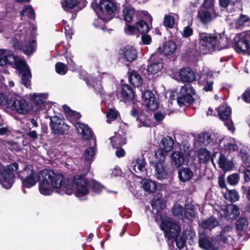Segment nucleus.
I'll return each instance as SVG.
<instances>
[{"label":"nucleus","instance_id":"1","mask_svg":"<svg viewBox=\"0 0 250 250\" xmlns=\"http://www.w3.org/2000/svg\"><path fill=\"white\" fill-rule=\"evenodd\" d=\"M18 174L24 188H30L39 181V190L42 195H51L55 188H61L67 194L72 192L70 187L62 184L63 176L56 174L53 171L44 169L38 173L32 166L26 165L18 172Z\"/></svg>","mask_w":250,"mask_h":250},{"label":"nucleus","instance_id":"2","mask_svg":"<svg viewBox=\"0 0 250 250\" xmlns=\"http://www.w3.org/2000/svg\"><path fill=\"white\" fill-rule=\"evenodd\" d=\"M153 210H156L155 221L160 224L165 236L168 239H175L180 234V227L167 215L161 211L165 208V202L162 198L156 200L152 203Z\"/></svg>","mask_w":250,"mask_h":250},{"label":"nucleus","instance_id":"3","mask_svg":"<svg viewBox=\"0 0 250 250\" xmlns=\"http://www.w3.org/2000/svg\"><path fill=\"white\" fill-rule=\"evenodd\" d=\"M199 42L200 51L204 54L227 48L229 45L228 39L224 33H200Z\"/></svg>","mask_w":250,"mask_h":250},{"label":"nucleus","instance_id":"4","mask_svg":"<svg viewBox=\"0 0 250 250\" xmlns=\"http://www.w3.org/2000/svg\"><path fill=\"white\" fill-rule=\"evenodd\" d=\"M7 64L15 66L19 71L22 83L27 88H30L31 74L25 60L16 57L7 50L0 49V66H5Z\"/></svg>","mask_w":250,"mask_h":250},{"label":"nucleus","instance_id":"5","mask_svg":"<svg viewBox=\"0 0 250 250\" xmlns=\"http://www.w3.org/2000/svg\"><path fill=\"white\" fill-rule=\"evenodd\" d=\"M62 184L63 185L64 184L67 187H70L72 192L70 194H67L61 188H55V189L58 190L57 191L60 194L65 193L67 195H71L74 192L76 196L80 197L86 195L89 192V183H88L84 178L81 175L76 176L74 178L72 184L70 183L69 180L65 179L63 177Z\"/></svg>","mask_w":250,"mask_h":250},{"label":"nucleus","instance_id":"6","mask_svg":"<svg viewBox=\"0 0 250 250\" xmlns=\"http://www.w3.org/2000/svg\"><path fill=\"white\" fill-rule=\"evenodd\" d=\"M117 4L113 0H101L96 7L95 11L98 18L95 20L94 24L98 25L97 22L101 21V24L108 21L117 9Z\"/></svg>","mask_w":250,"mask_h":250},{"label":"nucleus","instance_id":"7","mask_svg":"<svg viewBox=\"0 0 250 250\" xmlns=\"http://www.w3.org/2000/svg\"><path fill=\"white\" fill-rule=\"evenodd\" d=\"M216 16L213 2L209 0H205L202 7L198 11L197 19L202 23L206 24L211 22Z\"/></svg>","mask_w":250,"mask_h":250},{"label":"nucleus","instance_id":"8","mask_svg":"<svg viewBox=\"0 0 250 250\" xmlns=\"http://www.w3.org/2000/svg\"><path fill=\"white\" fill-rule=\"evenodd\" d=\"M214 215H217L218 217H225L227 220H233L236 219L239 216L240 212L238 207L233 204H230L227 206L220 207L216 205L214 207Z\"/></svg>","mask_w":250,"mask_h":250},{"label":"nucleus","instance_id":"9","mask_svg":"<svg viewBox=\"0 0 250 250\" xmlns=\"http://www.w3.org/2000/svg\"><path fill=\"white\" fill-rule=\"evenodd\" d=\"M5 104L1 105L6 106L10 108L12 110H15L21 114H26L28 113L31 109L30 105L24 99H18L15 98H11L9 101L5 96Z\"/></svg>","mask_w":250,"mask_h":250},{"label":"nucleus","instance_id":"10","mask_svg":"<svg viewBox=\"0 0 250 250\" xmlns=\"http://www.w3.org/2000/svg\"><path fill=\"white\" fill-rule=\"evenodd\" d=\"M154 161L150 162V164L155 169L154 176L160 180H163L167 178L169 174V169L167 165L165 162V157H155Z\"/></svg>","mask_w":250,"mask_h":250},{"label":"nucleus","instance_id":"11","mask_svg":"<svg viewBox=\"0 0 250 250\" xmlns=\"http://www.w3.org/2000/svg\"><path fill=\"white\" fill-rule=\"evenodd\" d=\"M195 93V90L191 85L186 84L180 88L177 97L178 104L180 106L192 104L194 101L193 96Z\"/></svg>","mask_w":250,"mask_h":250},{"label":"nucleus","instance_id":"12","mask_svg":"<svg viewBox=\"0 0 250 250\" xmlns=\"http://www.w3.org/2000/svg\"><path fill=\"white\" fill-rule=\"evenodd\" d=\"M231 109L228 107L226 104H224L218 107V113L220 118L225 121V125L228 129L233 133L235 127L232 121L229 119L231 114Z\"/></svg>","mask_w":250,"mask_h":250},{"label":"nucleus","instance_id":"13","mask_svg":"<svg viewBox=\"0 0 250 250\" xmlns=\"http://www.w3.org/2000/svg\"><path fill=\"white\" fill-rule=\"evenodd\" d=\"M50 125L54 133L56 134H64L68 133L69 126L56 116L50 117Z\"/></svg>","mask_w":250,"mask_h":250},{"label":"nucleus","instance_id":"14","mask_svg":"<svg viewBox=\"0 0 250 250\" xmlns=\"http://www.w3.org/2000/svg\"><path fill=\"white\" fill-rule=\"evenodd\" d=\"M173 145L174 142L171 137H167L163 138L159 145V149L156 153L155 156L165 157L172 149Z\"/></svg>","mask_w":250,"mask_h":250},{"label":"nucleus","instance_id":"15","mask_svg":"<svg viewBox=\"0 0 250 250\" xmlns=\"http://www.w3.org/2000/svg\"><path fill=\"white\" fill-rule=\"evenodd\" d=\"M142 102L143 104L149 110H155L158 107V103L152 93L149 90L142 93Z\"/></svg>","mask_w":250,"mask_h":250},{"label":"nucleus","instance_id":"16","mask_svg":"<svg viewBox=\"0 0 250 250\" xmlns=\"http://www.w3.org/2000/svg\"><path fill=\"white\" fill-rule=\"evenodd\" d=\"M199 245L201 248L205 250H218L220 247L219 242L215 238H201Z\"/></svg>","mask_w":250,"mask_h":250},{"label":"nucleus","instance_id":"17","mask_svg":"<svg viewBox=\"0 0 250 250\" xmlns=\"http://www.w3.org/2000/svg\"><path fill=\"white\" fill-rule=\"evenodd\" d=\"M234 48L239 53H250L249 43L245 37L236 36L235 38Z\"/></svg>","mask_w":250,"mask_h":250},{"label":"nucleus","instance_id":"18","mask_svg":"<svg viewBox=\"0 0 250 250\" xmlns=\"http://www.w3.org/2000/svg\"><path fill=\"white\" fill-rule=\"evenodd\" d=\"M142 18L146 20H140L136 23L137 30L141 34H144L147 32L149 30V26L146 21L151 23L152 18L147 11L142 12Z\"/></svg>","mask_w":250,"mask_h":250},{"label":"nucleus","instance_id":"19","mask_svg":"<svg viewBox=\"0 0 250 250\" xmlns=\"http://www.w3.org/2000/svg\"><path fill=\"white\" fill-rule=\"evenodd\" d=\"M47 97L46 93H32L27 96V98L38 106L37 111L41 110V106L46 102Z\"/></svg>","mask_w":250,"mask_h":250},{"label":"nucleus","instance_id":"20","mask_svg":"<svg viewBox=\"0 0 250 250\" xmlns=\"http://www.w3.org/2000/svg\"><path fill=\"white\" fill-rule=\"evenodd\" d=\"M155 55H152L150 58L149 64L147 68L148 74H155L160 71L163 67V63L160 59L154 61Z\"/></svg>","mask_w":250,"mask_h":250},{"label":"nucleus","instance_id":"21","mask_svg":"<svg viewBox=\"0 0 250 250\" xmlns=\"http://www.w3.org/2000/svg\"><path fill=\"white\" fill-rule=\"evenodd\" d=\"M180 80L183 82L191 83L196 79L193 71L189 68H183L179 72Z\"/></svg>","mask_w":250,"mask_h":250},{"label":"nucleus","instance_id":"22","mask_svg":"<svg viewBox=\"0 0 250 250\" xmlns=\"http://www.w3.org/2000/svg\"><path fill=\"white\" fill-rule=\"evenodd\" d=\"M14 177L13 173L2 171L0 176V182L2 186L6 189H9L12 186Z\"/></svg>","mask_w":250,"mask_h":250},{"label":"nucleus","instance_id":"23","mask_svg":"<svg viewBox=\"0 0 250 250\" xmlns=\"http://www.w3.org/2000/svg\"><path fill=\"white\" fill-rule=\"evenodd\" d=\"M233 230V228L230 226L224 227L220 235L218 236V239L225 243H229L232 239L231 234Z\"/></svg>","mask_w":250,"mask_h":250},{"label":"nucleus","instance_id":"24","mask_svg":"<svg viewBox=\"0 0 250 250\" xmlns=\"http://www.w3.org/2000/svg\"><path fill=\"white\" fill-rule=\"evenodd\" d=\"M121 98L123 100H125L126 102L131 101L134 102L135 100L134 93L128 85L123 84L122 86Z\"/></svg>","mask_w":250,"mask_h":250},{"label":"nucleus","instance_id":"25","mask_svg":"<svg viewBox=\"0 0 250 250\" xmlns=\"http://www.w3.org/2000/svg\"><path fill=\"white\" fill-rule=\"evenodd\" d=\"M146 162L143 158H140L132 163V169L138 173H141L143 176L146 174Z\"/></svg>","mask_w":250,"mask_h":250},{"label":"nucleus","instance_id":"26","mask_svg":"<svg viewBox=\"0 0 250 250\" xmlns=\"http://www.w3.org/2000/svg\"><path fill=\"white\" fill-rule=\"evenodd\" d=\"M75 128L84 139H89L92 137V133L90 129L85 124L77 123Z\"/></svg>","mask_w":250,"mask_h":250},{"label":"nucleus","instance_id":"27","mask_svg":"<svg viewBox=\"0 0 250 250\" xmlns=\"http://www.w3.org/2000/svg\"><path fill=\"white\" fill-rule=\"evenodd\" d=\"M240 0H219L221 6L227 8V10L229 13H232L236 11L238 8L236 5L239 4Z\"/></svg>","mask_w":250,"mask_h":250},{"label":"nucleus","instance_id":"28","mask_svg":"<svg viewBox=\"0 0 250 250\" xmlns=\"http://www.w3.org/2000/svg\"><path fill=\"white\" fill-rule=\"evenodd\" d=\"M123 55L125 59L128 62L134 61L137 56L136 50L131 46H127L124 48L123 50Z\"/></svg>","mask_w":250,"mask_h":250},{"label":"nucleus","instance_id":"29","mask_svg":"<svg viewBox=\"0 0 250 250\" xmlns=\"http://www.w3.org/2000/svg\"><path fill=\"white\" fill-rule=\"evenodd\" d=\"M207 75L211 77L213 75V72L211 71H209L207 74H202L199 79V83L204 84L203 90L207 92L212 90L213 84V82L212 81L207 80V81L204 82V80H205Z\"/></svg>","mask_w":250,"mask_h":250},{"label":"nucleus","instance_id":"30","mask_svg":"<svg viewBox=\"0 0 250 250\" xmlns=\"http://www.w3.org/2000/svg\"><path fill=\"white\" fill-rule=\"evenodd\" d=\"M193 176L192 171L188 168L182 167L178 172L180 180L183 182L189 181Z\"/></svg>","mask_w":250,"mask_h":250},{"label":"nucleus","instance_id":"31","mask_svg":"<svg viewBox=\"0 0 250 250\" xmlns=\"http://www.w3.org/2000/svg\"><path fill=\"white\" fill-rule=\"evenodd\" d=\"M176 49V43L173 41H168L164 44L162 51L166 55H170L174 53Z\"/></svg>","mask_w":250,"mask_h":250},{"label":"nucleus","instance_id":"32","mask_svg":"<svg viewBox=\"0 0 250 250\" xmlns=\"http://www.w3.org/2000/svg\"><path fill=\"white\" fill-rule=\"evenodd\" d=\"M172 164L177 167H180L184 162L185 158L183 153L180 151H175L171 156Z\"/></svg>","mask_w":250,"mask_h":250},{"label":"nucleus","instance_id":"33","mask_svg":"<svg viewBox=\"0 0 250 250\" xmlns=\"http://www.w3.org/2000/svg\"><path fill=\"white\" fill-rule=\"evenodd\" d=\"M131 115L137 118V120L139 121L140 124L138 125L139 127L143 126H148L149 125V122L146 118H145L142 115V113H139L138 109L135 107H133L130 112Z\"/></svg>","mask_w":250,"mask_h":250},{"label":"nucleus","instance_id":"34","mask_svg":"<svg viewBox=\"0 0 250 250\" xmlns=\"http://www.w3.org/2000/svg\"><path fill=\"white\" fill-rule=\"evenodd\" d=\"M62 108L64 111L67 114V118L70 122H74L75 120H78L81 117L80 113L71 110L68 106L63 105H62Z\"/></svg>","mask_w":250,"mask_h":250},{"label":"nucleus","instance_id":"35","mask_svg":"<svg viewBox=\"0 0 250 250\" xmlns=\"http://www.w3.org/2000/svg\"><path fill=\"white\" fill-rule=\"evenodd\" d=\"M36 43L35 40L32 39L31 40L27 42H25L21 46V49L24 53L26 55H30L33 51L36 50Z\"/></svg>","mask_w":250,"mask_h":250},{"label":"nucleus","instance_id":"36","mask_svg":"<svg viewBox=\"0 0 250 250\" xmlns=\"http://www.w3.org/2000/svg\"><path fill=\"white\" fill-rule=\"evenodd\" d=\"M219 223L217 220L213 217H211L203 221L200 225L205 229H211L218 226Z\"/></svg>","mask_w":250,"mask_h":250},{"label":"nucleus","instance_id":"37","mask_svg":"<svg viewBox=\"0 0 250 250\" xmlns=\"http://www.w3.org/2000/svg\"><path fill=\"white\" fill-rule=\"evenodd\" d=\"M111 144L113 147H120L126 143L125 139L119 134H116L115 136L110 138Z\"/></svg>","mask_w":250,"mask_h":250},{"label":"nucleus","instance_id":"38","mask_svg":"<svg viewBox=\"0 0 250 250\" xmlns=\"http://www.w3.org/2000/svg\"><path fill=\"white\" fill-rule=\"evenodd\" d=\"M225 198L230 202H236L239 198L238 192L235 189H228L226 188L225 191H223Z\"/></svg>","mask_w":250,"mask_h":250},{"label":"nucleus","instance_id":"39","mask_svg":"<svg viewBox=\"0 0 250 250\" xmlns=\"http://www.w3.org/2000/svg\"><path fill=\"white\" fill-rule=\"evenodd\" d=\"M173 215L181 219H184L185 217V209L180 205H175L172 208Z\"/></svg>","mask_w":250,"mask_h":250},{"label":"nucleus","instance_id":"40","mask_svg":"<svg viewBox=\"0 0 250 250\" xmlns=\"http://www.w3.org/2000/svg\"><path fill=\"white\" fill-rule=\"evenodd\" d=\"M144 189L150 192H154L157 189V185L153 181L145 179L142 182Z\"/></svg>","mask_w":250,"mask_h":250},{"label":"nucleus","instance_id":"41","mask_svg":"<svg viewBox=\"0 0 250 250\" xmlns=\"http://www.w3.org/2000/svg\"><path fill=\"white\" fill-rule=\"evenodd\" d=\"M213 141L212 135L209 133L206 132L201 133L198 136V141L203 144L205 146L208 145Z\"/></svg>","mask_w":250,"mask_h":250},{"label":"nucleus","instance_id":"42","mask_svg":"<svg viewBox=\"0 0 250 250\" xmlns=\"http://www.w3.org/2000/svg\"><path fill=\"white\" fill-rule=\"evenodd\" d=\"M198 158L201 163H205L208 162L210 158V153L206 149H201L198 153Z\"/></svg>","mask_w":250,"mask_h":250},{"label":"nucleus","instance_id":"43","mask_svg":"<svg viewBox=\"0 0 250 250\" xmlns=\"http://www.w3.org/2000/svg\"><path fill=\"white\" fill-rule=\"evenodd\" d=\"M134 9L132 7L125 8L123 11L125 20L127 22H131L134 17Z\"/></svg>","mask_w":250,"mask_h":250},{"label":"nucleus","instance_id":"44","mask_svg":"<svg viewBox=\"0 0 250 250\" xmlns=\"http://www.w3.org/2000/svg\"><path fill=\"white\" fill-rule=\"evenodd\" d=\"M130 81L135 87H139L142 83L140 76L135 71H132L130 76Z\"/></svg>","mask_w":250,"mask_h":250},{"label":"nucleus","instance_id":"45","mask_svg":"<svg viewBox=\"0 0 250 250\" xmlns=\"http://www.w3.org/2000/svg\"><path fill=\"white\" fill-rule=\"evenodd\" d=\"M22 16H27L32 19L35 18V14L31 6H25L20 13Z\"/></svg>","mask_w":250,"mask_h":250},{"label":"nucleus","instance_id":"46","mask_svg":"<svg viewBox=\"0 0 250 250\" xmlns=\"http://www.w3.org/2000/svg\"><path fill=\"white\" fill-rule=\"evenodd\" d=\"M196 213L195 210L194 206L191 204H187L185 206V217H195Z\"/></svg>","mask_w":250,"mask_h":250},{"label":"nucleus","instance_id":"47","mask_svg":"<svg viewBox=\"0 0 250 250\" xmlns=\"http://www.w3.org/2000/svg\"><path fill=\"white\" fill-rule=\"evenodd\" d=\"M78 3L76 0H63L62 2V7L65 11L74 8Z\"/></svg>","mask_w":250,"mask_h":250},{"label":"nucleus","instance_id":"48","mask_svg":"<svg viewBox=\"0 0 250 250\" xmlns=\"http://www.w3.org/2000/svg\"><path fill=\"white\" fill-rule=\"evenodd\" d=\"M175 23V20L173 16L167 15L164 18V25L168 28H172Z\"/></svg>","mask_w":250,"mask_h":250},{"label":"nucleus","instance_id":"49","mask_svg":"<svg viewBox=\"0 0 250 250\" xmlns=\"http://www.w3.org/2000/svg\"><path fill=\"white\" fill-rule=\"evenodd\" d=\"M224 146L225 149L229 151V152L237 149V146L234 139H230L228 142L225 143Z\"/></svg>","mask_w":250,"mask_h":250},{"label":"nucleus","instance_id":"50","mask_svg":"<svg viewBox=\"0 0 250 250\" xmlns=\"http://www.w3.org/2000/svg\"><path fill=\"white\" fill-rule=\"evenodd\" d=\"M55 68L56 72L60 75H64L67 71L66 65L62 62L57 63Z\"/></svg>","mask_w":250,"mask_h":250},{"label":"nucleus","instance_id":"51","mask_svg":"<svg viewBox=\"0 0 250 250\" xmlns=\"http://www.w3.org/2000/svg\"><path fill=\"white\" fill-rule=\"evenodd\" d=\"M227 180L230 185L235 186L239 183V176L236 173L231 174L228 177Z\"/></svg>","mask_w":250,"mask_h":250},{"label":"nucleus","instance_id":"52","mask_svg":"<svg viewBox=\"0 0 250 250\" xmlns=\"http://www.w3.org/2000/svg\"><path fill=\"white\" fill-rule=\"evenodd\" d=\"M248 226V222L245 218L239 219L236 224L237 229L239 230H243L246 229Z\"/></svg>","mask_w":250,"mask_h":250},{"label":"nucleus","instance_id":"53","mask_svg":"<svg viewBox=\"0 0 250 250\" xmlns=\"http://www.w3.org/2000/svg\"><path fill=\"white\" fill-rule=\"evenodd\" d=\"M119 115L118 112L113 109H109L106 113L108 122H111L115 120Z\"/></svg>","mask_w":250,"mask_h":250},{"label":"nucleus","instance_id":"54","mask_svg":"<svg viewBox=\"0 0 250 250\" xmlns=\"http://www.w3.org/2000/svg\"><path fill=\"white\" fill-rule=\"evenodd\" d=\"M239 156L246 166H247V165L250 163V157L247 153L246 150H241Z\"/></svg>","mask_w":250,"mask_h":250},{"label":"nucleus","instance_id":"55","mask_svg":"<svg viewBox=\"0 0 250 250\" xmlns=\"http://www.w3.org/2000/svg\"><path fill=\"white\" fill-rule=\"evenodd\" d=\"M95 154V150L93 147H89L84 152L83 156L85 160L90 161L92 159Z\"/></svg>","mask_w":250,"mask_h":250},{"label":"nucleus","instance_id":"56","mask_svg":"<svg viewBox=\"0 0 250 250\" xmlns=\"http://www.w3.org/2000/svg\"><path fill=\"white\" fill-rule=\"evenodd\" d=\"M125 32L126 34L132 35L136 34L137 31V27L133 25L128 24L125 27Z\"/></svg>","mask_w":250,"mask_h":250},{"label":"nucleus","instance_id":"57","mask_svg":"<svg viewBox=\"0 0 250 250\" xmlns=\"http://www.w3.org/2000/svg\"><path fill=\"white\" fill-rule=\"evenodd\" d=\"M18 169V165L17 163H13L8 166L7 170L4 171H7L9 173H13L14 171Z\"/></svg>","mask_w":250,"mask_h":250},{"label":"nucleus","instance_id":"58","mask_svg":"<svg viewBox=\"0 0 250 250\" xmlns=\"http://www.w3.org/2000/svg\"><path fill=\"white\" fill-rule=\"evenodd\" d=\"M89 185L92 187L93 189L97 191L100 192L102 190L103 186L101 185L99 183L92 181L89 183Z\"/></svg>","mask_w":250,"mask_h":250},{"label":"nucleus","instance_id":"59","mask_svg":"<svg viewBox=\"0 0 250 250\" xmlns=\"http://www.w3.org/2000/svg\"><path fill=\"white\" fill-rule=\"evenodd\" d=\"M175 241L176 245L179 249H182L184 247L186 242V239L184 238L181 237L179 238H177Z\"/></svg>","mask_w":250,"mask_h":250},{"label":"nucleus","instance_id":"60","mask_svg":"<svg viewBox=\"0 0 250 250\" xmlns=\"http://www.w3.org/2000/svg\"><path fill=\"white\" fill-rule=\"evenodd\" d=\"M64 25L65 33L66 36H71L73 34V31L71 27L69 25H66V21L62 20Z\"/></svg>","mask_w":250,"mask_h":250},{"label":"nucleus","instance_id":"61","mask_svg":"<svg viewBox=\"0 0 250 250\" xmlns=\"http://www.w3.org/2000/svg\"><path fill=\"white\" fill-rule=\"evenodd\" d=\"M249 18L246 15H242L240 16L239 19L237 20V24L240 25H243L246 22L249 21Z\"/></svg>","mask_w":250,"mask_h":250},{"label":"nucleus","instance_id":"62","mask_svg":"<svg viewBox=\"0 0 250 250\" xmlns=\"http://www.w3.org/2000/svg\"><path fill=\"white\" fill-rule=\"evenodd\" d=\"M192 29L189 26L185 27L183 29V36L184 37H188L192 34Z\"/></svg>","mask_w":250,"mask_h":250},{"label":"nucleus","instance_id":"63","mask_svg":"<svg viewBox=\"0 0 250 250\" xmlns=\"http://www.w3.org/2000/svg\"><path fill=\"white\" fill-rule=\"evenodd\" d=\"M142 41L144 44H149L151 42V38L150 36L143 34L142 36Z\"/></svg>","mask_w":250,"mask_h":250},{"label":"nucleus","instance_id":"64","mask_svg":"<svg viewBox=\"0 0 250 250\" xmlns=\"http://www.w3.org/2000/svg\"><path fill=\"white\" fill-rule=\"evenodd\" d=\"M234 167V164L232 161L227 160L224 167L222 168L224 170H229Z\"/></svg>","mask_w":250,"mask_h":250}]
</instances>
